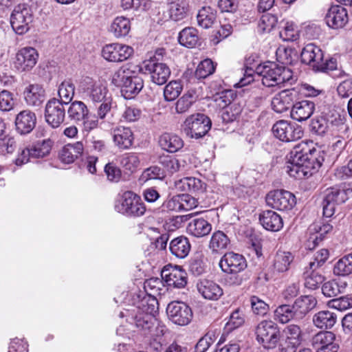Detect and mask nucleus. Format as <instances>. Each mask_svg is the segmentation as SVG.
<instances>
[{
    "mask_svg": "<svg viewBox=\"0 0 352 352\" xmlns=\"http://www.w3.org/2000/svg\"><path fill=\"white\" fill-rule=\"evenodd\" d=\"M323 161L320 150L314 146L312 141H302L289 154L287 172L297 179L309 177L318 171Z\"/></svg>",
    "mask_w": 352,
    "mask_h": 352,
    "instance_id": "obj_1",
    "label": "nucleus"
},
{
    "mask_svg": "<svg viewBox=\"0 0 352 352\" xmlns=\"http://www.w3.org/2000/svg\"><path fill=\"white\" fill-rule=\"evenodd\" d=\"M156 307L135 302L133 296V333L146 342L162 337L166 331V326L154 316Z\"/></svg>",
    "mask_w": 352,
    "mask_h": 352,
    "instance_id": "obj_2",
    "label": "nucleus"
},
{
    "mask_svg": "<svg viewBox=\"0 0 352 352\" xmlns=\"http://www.w3.org/2000/svg\"><path fill=\"white\" fill-rule=\"evenodd\" d=\"M137 278L133 281V296L135 302L146 305L151 304L156 307L157 300L156 296L160 295L163 289L164 283L162 278H146V274L137 266Z\"/></svg>",
    "mask_w": 352,
    "mask_h": 352,
    "instance_id": "obj_3",
    "label": "nucleus"
},
{
    "mask_svg": "<svg viewBox=\"0 0 352 352\" xmlns=\"http://www.w3.org/2000/svg\"><path fill=\"white\" fill-rule=\"evenodd\" d=\"M256 74L262 77V83L267 87H282L285 83H292V71L283 65L274 62H267L259 65L256 69Z\"/></svg>",
    "mask_w": 352,
    "mask_h": 352,
    "instance_id": "obj_4",
    "label": "nucleus"
},
{
    "mask_svg": "<svg viewBox=\"0 0 352 352\" xmlns=\"http://www.w3.org/2000/svg\"><path fill=\"white\" fill-rule=\"evenodd\" d=\"M300 58L302 63L311 67L315 72H329L337 68V60L333 58L324 60V53L314 43L307 44L302 50Z\"/></svg>",
    "mask_w": 352,
    "mask_h": 352,
    "instance_id": "obj_5",
    "label": "nucleus"
},
{
    "mask_svg": "<svg viewBox=\"0 0 352 352\" xmlns=\"http://www.w3.org/2000/svg\"><path fill=\"white\" fill-rule=\"evenodd\" d=\"M352 197V184L336 186L328 188L324 191L322 206L323 216L331 217L337 205L346 202Z\"/></svg>",
    "mask_w": 352,
    "mask_h": 352,
    "instance_id": "obj_6",
    "label": "nucleus"
},
{
    "mask_svg": "<svg viewBox=\"0 0 352 352\" xmlns=\"http://www.w3.org/2000/svg\"><path fill=\"white\" fill-rule=\"evenodd\" d=\"M219 265L221 270L227 274H234L227 280L230 285H240L243 278L239 274L247 267L245 257L233 252H226L221 258Z\"/></svg>",
    "mask_w": 352,
    "mask_h": 352,
    "instance_id": "obj_7",
    "label": "nucleus"
},
{
    "mask_svg": "<svg viewBox=\"0 0 352 352\" xmlns=\"http://www.w3.org/2000/svg\"><path fill=\"white\" fill-rule=\"evenodd\" d=\"M211 125V120L207 116L196 113L186 118L181 126V131L187 138L197 140L205 136Z\"/></svg>",
    "mask_w": 352,
    "mask_h": 352,
    "instance_id": "obj_8",
    "label": "nucleus"
},
{
    "mask_svg": "<svg viewBox=\"0 0 352 352\" xmlns=\"http://www.w3.org/2000/svg\"><path fill=\"white\" fill-rule=\"evenodd\" d=\"M256 340L267 349L276 347L281 338V333L277 324L272 320H262L255 329Z\"/></svg>",
    "mask_w": 352,
    "mask_h": 352,
    "instance_id": "obj_9",
    "label": "nucleus"
},
{
    "mask_svg": "<svg viewBox=\"0 0 352 352\" xmlns=\"http://www.w3.org/2000/svg\"><path fill=\"white\" fill-rule=\"evenodd\" d=\"M32 21V11L26 4H19L15 6L10 16L11 26L18 34L26 33L30 30V24Z\"/></svg>",
    "mask_w": 352,
    "mask_h": 352,
    "instance_id": "obj_10",
    "label": "nucleus"
},
{
    "mask_svg": "<svg viewBox=\"0 0 352 352\" xmlns=\"http://www.w3.org/2000/svg\"><path fill=\"white\" fill-rule=\"evenodd\" d=\"M168 319L174 324L179 326L188 324L193 317L191 308L182 301H172L166 307Z\"/></svg>",
    "mask_w": 352,
    "mask_h": 352,
    "instance_id": "obj_11",
    "label": "nucleus"
},
{
    "mask_svg": "<svg viewBox=\"0 0 352 352\" xmlns=\"http://www.w3.org/2000/svg\"><path fill=\"white\" fill-rule=\"evenodd\" d=\"M272 131L276 138L285 142L298 140L303 135L300 126L284 120L277 121L273 125Z\"/></svg>",
    "mask_w": 352,
    "mask_h": 352,
    "instance_id": "obj_12",
    "label": "nucleus"
},
{
    "mask_svg": "<svg viewBox=\"0 0 352 352\" xmlns=\"http://www.w3.org/2000/svg\"><path fill=\"white\" fill-rule=\"evenodd\" d=\"M269 206L278 210H291L296 204L295 195L285 190H276L270 192L266 197Z\"/></svg>",
    "mask_w": 352,
    "mask_h": 352,
    "instance_id": "obj_13",
    "label": "nucleus"
},
{
    "mask_svg": "<svg viewBox=\"0 0 352 352\" xmlns=\"http://www.w3.org/2000/svg\"><path fill=\"white\" fill-rule=\"evenodd\" d=\"M161 277L168 286L175 288H184L188 283L187 273L178 265H165L161 271Z\"/></svg>",
    "mask_w": 352,
    "mask_h": 352,
    "instance_id": "obj_14",
    "label": "nucleus"
},
{
    "mask_svg": "<svg viewBox=\"0 0 352 352\" xmlns=\"http://www.w3.org/2000/svg\"><path fill=\"white\" fill-rule=\"evenodd\" d=\"M135 69L139 72L144 69L151 74L152 82L158 85L165 84L170 76V69L166 63L144 61L142 66L137 65Z\"/></svg>",
    "mask_w": 352,
    "mask_h": 352,
    "instance_id": "obj_15",
    "label": "nucleus"
},
{
    "mask_svg": "<svg viewBox=\"0 0 352 352\" xmlns=\"http://www.w3.org/2000/svg\"><path fill=\"white\" fill-rule=\"evenodd\" d=\"M83 93L93 102H100L111 97L106 83L87 77L82 82Z\"/></svg>",
    "mask_w": 352,
    "mask_h": 352,
    "instance_id": "obj_16",
    "label": "nucleus"
},
{
    "mask_svg": "<svg viewBox=\"0 0 352 352\" xmlns=\"http://www.w3.org/2000/svg\"><path fill=\"white\" fill-rule=\"evenodd\" d=\"M64 104L59 99L52 98L45 105V118L46 122L53 128L58 127L65 118Z\"/></svg>",
    "mask_w": 352,
    "mask_h": 352,
    "instance_id": "obj_17",
    "label": "nucleus"
},
{
    "mask_svg": "<svg viewBox=\"0 0 352 352\" xmlns=\"http://www.w3.org/2000/svg\"><path fill=\"white\" fill-rule=\"evenodd\" d=\"M298 94V91L295 88L281 91L276 94L272 100V109L278 113L287 111L294 104Z\"/></svg>",
    "mask_w": 352,
    "mask_h": 352,
    "instance_id": "obj_18",
    "label": "nucleus"
},
{
    "mask_svg": "<svg viewBox=\"0 0 352 352\" xmlns=\"http://www.w3.org/2000/svg\"><path fill=\"white\" fill-rule=\"evenodd\" d=\"M22 94L26 104L29 107H39L46 99L44 88L37 83L26 85Z\"/></svg>",
    "mask_w": 352,
    "mask_h": 352,
    "instance_id": "obj_19",
    "label": "nucleus"
},
{
    "mask_svg": "<svg viewBox=\"0 0 352 352\" xmlns=\"http://www.w3.org/2000/svg\"><path fill=\"white\" fill-rule=\"evenodd\" d=\"M324 19L329 28L332 29L342 28L349 21L347 10L342 6H331L329 8Z\"/></svg>",
    "mask_w": 352,
    "mask_h": 352,
    "instance_id": "obj_20",
    "label": "nucleus"
},
{
    "mask_svg": "<svg viewBox=\"0 0 352 352\" xmlns=\"http://www.w3.org/2000/svg\"><path fill=\"white\" fill-rule=\"evenodd\" d=\"M38 58V54L34 48L23 47L16 55L15 66L21 72L30 71L35 66Z\"/></svg>",
    "mask_w": 352,
    "mask_h": 352,
    "instance_id": "obj_21",
    "label": "nucleus"
},
{
    "mask_svg": "<svg viewBox=\"0 0 352 352\" xmlns=\"http://www.w3.org/2000/svg\"><path fill=\"white\" fill-rule=\"evenodd\" d=\"M14 123L17 133L21 135H27L36 126V114L29 109L21 111L16 115Z\"/></svg>",
    "mask_w": 352,
    "mask_h": 352,
    "instance_id": "obj_22",
    "label": "nucleus"
},
{
    "mask_svg": "<svg viewBox=\"0 0 352 352\" xmlns=\"http://www.w3.org/2000/svg\"><path fill=\"white\" fill-rule=\"evenodd\" d=\"M284 332L286 336V347L283 346L280 352H295V349L301 344L303 336L300 327L298 325L291 324L287 325Z\"/></svg>",
    "mask_w": 352,
    "mask_h": 352,
    "instance_id": "obj_23",
    "label": "nucleus"
},
{
    "mask_svg": "<svg viewBox=\"0 0 352 352\" xmlns=\"http://www.w3.org/2000/svg\"><path fill=\"white\" fill-rule=\"evenodd\" d=\"M315 102L303 100L294 102L291 110V116L294 120L302 122L309 118L315 111Z\"/></svg>",
    "mask_w": 352,
    "mask_h": 352,
    "instance_id": "obj_24",
    "label": "nucleus"
},
{
    "mask_svg": "<svg viewBox=\"0 0 352 352\" xmlns=\"http://www.w3.org/2000/svg\"><path fill=\"white\" fill-rule=\"evenodd\" d=\"M189 11V4L186 0H175L168 4V16L160 18L162 21L171 19L179 21L185 19Z\"/></svg>",
    "mask_w": 352,
    "mask_h": 352,
    "instance_id": "obj_25",
    "label": "nucleus"
},
{
    "mask_svg": "<svg viewBox=\"0 0 352 352\" xmlns=\"http://www.w3.org/2000/svg\"><path fill=\"white\" fill-rule=\"evenodd\" d=\"M84 145L81 141L65 145L60 151L58 157L64 164H72L83 153Z\"/></svg>",
    "mask_w": 352,
    "mask_h": 352,
    "instance_id": "obj_26",
    "label": "nucleus"
},
{
    "mask_svg": "<svg viewBox=\"0 0 352 352\" xmlns=\"http://www.w3.org/2000/svg\"><path fill=\"white\" fill-rule=\"evenodd\" d=\"M317 305V300L313 296H302L296 299L292 305L296 320L304 318Z\"/></svg>",
    "mask_w": 352,
    "mask_h": 352,
    "instance_id": "obj_27",
    "label": "nucleus"
},
{
    "mask_svg": "<svg viewBox=\"0 0 352 352\" xmlns=\"http://www.w3.org/2000/svg\"><path fill=\"white\" fill-rule=\"evenodd\" d=\"M113 142L120 151L132 146V129L129 126H119L113 131Z\"/></svg>",
    "mask_w": 352,
    "mask_h": 352,
    "instance_id": "obj_28",
    "label": "nucleus"
},
{
    "mask_svg": "<svg viewBox=\"0 0 352 352\" xmlns=\"http://www.w3.org/2000/svg\"><path fill=\"white\" fill-rule=\"evenodd\" d=\"M259 221L262 226L269 231L276 232L283 226L281 217L270 210H264L259 214Z\"/></svg>",
    "mask_w": 352,
    "mask_h": 352,
    "instance_id": "obj_29",
    "label": "nucleus"
},
{
    "mask_svg": "<svg viewBox=\"0 0 352 352\" xmlns=\"http://www.w3.org/2000/svg\"><path fill=\"white\" fill-rule=\"evenodd\" d=\"M197 287L199 293L206 299L216 300L223 294L221 287L212 280L206 279L200 280Z\"/></svg>",
    "mask_w": 352,
    "mask_h": 352,
    "instance_id": "obj_30",
    "label": "nucleus"
},
{
    "mask_svg": "<svg viewBox=\"0 0 352 352\" xmlns=\"http://www.w3.org/2000/svg\"><path fill=\"white\" fill-rule=\"evenodd\" d=\"M168 248L176 258H184L188 255L191 245L187 237L179 236L170 241Z\"/></svg>",
    "mask_w": 352,
    "mask_h": 352,
    "instance_id": "obj_31",
    "label": "nucleus"
},
{
    "mask_svg": "<svg viewBox=\"0 0 352 352\" xmlns=\"http://www.w3.org/2000/svg\"><path fill=\"white\" fill-rule=\"evenodd\" d=\"M68 117L76 122L87 124L89 110L87 105L82 101L72 102L67 109Z\"/></svg>",
    "mask_w": 352,
    "mask_h": 352,
    "instance_id": "obj_32",
    "label": "nucleus"
},
{
    "mask_svg": "<svg viewBox=\"0 0 352 352\" xmlns=\"http://www.w3.org/2000/svg\"><path fill=\"white\" fill-rule=\"evenodd\" d=\"M159 144L162 149L169 153H175L184 146V141L179 135L168 133L160 137Z\"/></svg>",
    "mask_w": 352,
    "mask_h": 352,
    "instance_id": "obj_33",
    "label": "nucleus"
},
{
    "mask_svg": "<svg viewBox=\"0 0 352 352\" xmlns=\"http://www.w3.org/2000/svg\"><path fill=\"white\" fill-rule=\"evenodd\" d=\"M211 230L212 225L202 217L192 219L187 226L188 233L196 237L206 236Z\"/></svg>",
    "mask_w": 352,
    "mask_h": 352,
    "instance_id": "obj_34",
    "label": "nucleus"
},
{
    "mask_svg": "<svg viewBox=\"0 0 352 352\" xmlns=\"http://www.w3.org/2000/svg\"><path fill=\"white\" fill-rule=\"evenodd\" d=\"M122 194H119L120 198L116 201L115 209L119 213L125 216L132 215V191L122 188Z\"/></svg>",
    "mask_w": 352,
    "mask_h": 352,
    "instance_id": "obj_35",
    "label": "nucleus"
},
{
    "mask_svg": "<svg viewBox=\"0 0 352 352\" xmlns=\"http://www.w3.org/2000/svg\"><path fill=\"white\" fill-rule=\"evenodd\" d=\"M336 320V314L330 311H320L313 316V322L319 329H331L334 326Z\"/></svg>",
    "mask_w": 352,
    "mask_h": 352,
    "instance_id": "obj_36",
    "label": "nucleus"
},
{
    "mask_svg": "<svg viewBox=\"0 0 352 352\" xmlns=\"http://www.w3.org/2000/svg\"><path fill=\"white\" fill-rule=\"evenodd\" d=\"M206 184L196 177H185L177 184V187L183 191L191 193L203 192L206 189Z\"/></svg>",
    "mask_w": 352,
    "mask_h": 352,
    "instance_id": "obj_37",
    "label": "nucleus"
},
{
    "mask_svg": "<svg viewBox=\"0 0 352 352\" xmlns=\"http://www.w3.org/2000/svg\"><path fill=\"white\" fill-rule=\"evenodd\" d=\"M336 336L331 331H320L313 336L311 339V345L316 351H320L323 348H327L330 344H336L334 342Z\"/></svg>",
    "mask_w": 352,
    "mask_h": 352,
    "instance_id": "obj_38",
    "label": "nucleus"
},
{
    "mask_svg": "<svg viewBox=\"0 0 352 352\" xmlns=\"http://www.w3.org/2000/svg\"><path fill=\"white\" fill-rule=\"evenodd\" d=\"M197 18L199 25L208 29L216 21L217 10L210 6H204L199 10Z\"/></svg>",
    "mask_w": 352,
    "mask_h": 352,
    "instance_id": "obj_39",
    "label": "nucleus"
},
{
    "mask_svg": "<svg viewBox=\"0 0 352 352\" xmlns=\"http://www.w3.org/2000/svg\"><path fill=\"white\" fill-rule=\"evenodd\" d=\"M230 239L222 231L214 232L210 239L209 248L212 252L221 253L227 249L230 244Z\"/></svg>",
    "mask_w": 352,
    "mask_h": 352,
    "instance_id": "obj_40",
    "label": "nucleus"
},
{
    "mask_svg": "<svg viewBox=\"0 0 352 352\" xmlns=\"http://www.w3.org/2000/svg\"><path fill=\"white\" fill-rule=\"evenodd\" d=\"M131 21L124 16H117L110 26V32L117 37L126 36L131 30Z\"/></svg>",
    "mask_w": 352,
    "mask_h": 352,
    "instance_id": "obj_41",
    "label": "nucleus"
},
{
    "mask_svg": "<svg viewBox=\"0 0 352 352\" xmlns=\"http://www.w3.org/2000/svg\"><path fill=\"white\" fill-rule=\"evenodd\" d=\"M305 280L304 285L309 289H316L324 280V276L317 270L309 269L305 267L303 272Z\"/></svg>",
    "mask_w": 352,
    "mask_h": 352,
    "instance_id": "obj_42",
    "label": "nucleus"
},
{
    "mask_svg": "<svg viewBox=\"0 0 352 352\" xmlns=\"http://www.w3.org/2000/svg\"><path fill=\"white\" fill-rule=\"evenodd\" d=\"M199 40L197 30L192 27H188L183 29L179 34V43L186 47H194Z\"/></svg>",
    "mask_w": 352,
    "mask_h": 352,
    "instance_id": "obj_43",
    "label": "nucleus"
},
{
    "mask_svg": "<svg viewBox=\"0 0 352 352\" xmlns=\"http://www.w3.org/2000/svg\"><path fill=\"white\" fill-rule=\"evenodd\" d=\"M293 260L294 256L290 252H277L274 259V270L279 273L287 271Z\"/></svg>",
    "mask_w": 352,
    "mask_h": 352,
    "instance_id": "obj_44",
    "label": "nucleus"
},
{
    "mask_svg": "<svg viewBox=\"0 0 352 352\" xmlns=\"http://www.w3.org/2000/svg\"><path fill=\"white\" fill-rule=\"evenodd\" d=\"M333 274L339 276H346L352 274V254L344 255L333 265Z\"/></svg>",
    "mask_w": 352,
    "mask_h": 352,
    "instance_id": "obj_45",
    "label": "nucleus"
},
{
    "mask_svg": "<svg viewBox=\"0 0 352 352\" xmlns=\"http://www.w3.org/2000/svg\"><path fill=\"white\" fill-rule=\"evenodd\" d=\"M53 141L50 138L37 141L30 145L32 159L43 158L48 155L51 151Z\"/></svg>",
    "mask_w": 352,
    "mask_h": 352,
    "instance_id": "obj_46",
    "label": "nucleus"
},
{
    "mask_svg": "<svg viewBox=\"0 0 352 352\" xmlns=\"http://www.w3.org/2000/svg\"><path fill=\"white\" fill-rule=\"evenodd\" d=\"M312 227L316 234L309 237L308 241V248L309 249L314 248L323 239L324 234L329 233L333 229V226L329 223H323L322 226L315 223Z\"/></svg>",
    "mask_w": 352,
    "mask_h": 352,
    "instance_id": "obj_47",
    "label": "nucleus"
},
{
    "mask_svg": "<svg viewBox=\"0 0 352 352\" xmlns=\"http://www.w3.org/2000/svg\"><path fill=\"white\" fill-rule=\"evenodd\" d=\"M274 319L282 324L287 323L293 319L296 320L292 305H281L278 306L274 311Z\"/></svg>",
    "mask_w": 352,
    "mask_h": 352,
    "instance_id": "obj_48",
    "label": "nucleus"
},
{
    "mask_svg": "<svg viewBox=\"0 0 352 352\" xmlns=\"http://www.w3.org/2000/svg\"><path fill=\"white\" fill-rule=\"evenodd\" d=\"M75 93V85L71 80H66L59 85L58 94L60 102L67 105L72 100Z\"/></svg>",
    "mask_w": 352,
    "mask_h": 352,
    "instance_id": "obj_49",
    "label": "nucleus"
},
{
    "mask_svg": "<svg viewBox=\"0 0 352 352\" xmlns=\"http://www.w3.org/2000/svg\"><path fill=\"white\" fill-rule=\"evenodd\" d=\"M241 113V109L237 104H230L224 107L220 112V118L223 123L228 124L238 119Z\"/></svg>",
    "mask_w": 352,
    "mask_h": 352,
    "instance_id": "obj_50",
    "label": "nucleus"
},
{
    "mask_svg": "<svg viewBox=\"0 0 352 352\" xmlns=\"http://www.w3.org/2000/svg\"><path fill=\"white\" fill-rule=\"evenodd\" d=\"M182 85L180 81L172 80L167 84L164 89V96L166 101L175 100L182 91Z\"/></svg>",
    "mask_w": 352,
    "mask_h": 352,
    "instance_id": "obj_51",
    "label": "nucleus"
},
{
    "mask_svg": "<svg viewBox=\"0 0 352 352\" xmlns=\"http://www.w3.org/2000/svg\"><path fill=\"white\" fill-rule=\"evenodd\" d=\"M216 69V65L210 59L202 60L197 66L195 71V76L197 78H205L212 74Z\"/></svg>",
    "mask_w": 352,
    "mask_h": 352,
    "instance_id": "obj_52",
    "label": "nucleus"
},
{
    "mask_svg": "<svg viewBox=\"0 0 352 352\" xmlns=\"http://www.w3.org/2000/svg\"><path fill=\"white\" fill-rule=\"evenodd\" d=\"M345 286V283L344 285H340L335 280H329L323 284L322 292L327 297H335L343 292Z\"/></svg>",
    "mask_w": 352,
    "mask_h": 352,
    "instance_id": "obj_53",
    "label": "nucleus"
},
{
    "mask_svg": "<svg viewBox=\"0 0 352 352\" xmlns=\"http://www.w3.org/2000/svg\"><path fill=\"white\" fill-rule=\"evenodd\" d=\"M309 128L313 133L322 136L329 129V121L324 117H317L311 120Z\"/></svg>",
    "mask_w": 352,
    "mask_h": 352,
    "instance_id": "obj_54",
    "label": "nucleus"
},
{
    "mask_svg": "<svg viewBox=\"0 0 352 352\" xmlns=\"http://www.w3.org/2000/svg\"><path fill=\"white\" fill-rule=\"evenodd\" d=\"M277 21V17L275 15L265 14L261 16L258 23V28L263 33L270 32L276 26Z\"/></svg>",
    "mask_w": 352,
    "mask_h": 352,
    "instance_id": "obj_55",
    "label": "nucleus"
},
{
    "mask_svg": "<svg viewBox=\"0 0 352 352\" xmlns=\"http://www.w3.org/2000/svg\"><path fill=\"white\" fill-rule=\"evenodd\" d=\"M119 50H120V44H108L103 47L102 55L108 61L119 62Z\"/></svg>",
    "mask_w": 352,
    "mask_h": 352,
    "instance_id": "obj_56",
    "label": "nucleus"
},
{
    "mask_svg": "<svg viewBox=\"0 0 352 352\" xmlns=\"http://www.w3.org/2000/svg\"><path fill=\"white\" fill-rule=\"evenodd\" d=\"M329 256V253L328 250L321 249L316 252L312 260L307 267H309V269L318 270L326 263Z\"/></svg>",
    "mask_w": 352,
    "mask_h": 352,
    "instance_id": "obj_57",
    "label": "nucleus"
},
{
    "mask_svg": "<svg viewBox=\"0 0 352 352\" xmlns=\"http://www.w3.org/2000/svg\"><path fill=\"white\" fill-rule=\"evenodd\" d=\"M194 102L195 99L192 94H185L176 102L175 109L177 113H183L186 112Z\"/></svg>",
    "mask_w": 352,
    "mask_h": 352,
    "instance_id": "obj_58",
    "label": "nucleus"
},
{
    "mask_svg": "<svg viewBox=\"0 0 352 352\" xmlns=\"http://www.w3.org/2000/svg\"><path fill=\"white\" fill-rule=\"evenodd\" d=\"M250 305L252 311L254 314L265 316L268 310L269 305L263 300L256 296L250 297Z\"/></svg>",
    "mask_w": 352,
    "mask_h": 352,
    "instance_id": "obj_59",
    "label": "nucleus"
},
{
    "mask_svg": "<svg viewBox=\"0 0 352 352\" xmlns=\"http://www.w3.org/2000/svg\"><path fill=\"white\" fill-rule=\"evenodd\" d=\"M206 265L201 256L192 258L189 263V271L196 276H200L206 272Z\"/></svg>",
    "mask_w": 352,
    "mask_h": 352,
    "instance_id": "obj_60",
    "label": "nucleus"
},
{
    "mask_svg": "<svg viewBox=\"0 0 352 352\" xmlns=\"http://www.w3.org/2000/svg\"><path fill=\"white\" fill-rule=\"evenodd\" d=\"M280 37L285 41H293L298 38L297 30L291 22H286L279 32Z\"/></svg>",
    "mask_w": 352,
    "mask_h": 352,
    "instance_id": "obj_61",
    "label": "nucleus"
},
{
    "mask_svg": "<svg viewBox=\"0 0 352 352\" xmlns=\"http://www.w3.org/2000/svg\"><path fill=\"white\" fill-rule=\"evenodd\" d=\"M104 172L108 181L111 182L117 183L121 178V170L113 162H109L104 166Z\"/></svg>",
    "mask_w": 352,
    "mask_h": 352,
    "instance_id": "obj_62",
    "label": "nucleus"
},
{
    "mask_svg": "<svg viewBox=\"0 0 352 352\" xmlns=\"http://www.w3.org/2000/svg\"><path fill=\"white\" fill-rule=\"evenodd\" d=\"M328 305L338 311H344L352 307V299L347 296L333 298L328 302Z\"/></svg>",
    "mask_w": 352,
    "mask_h": 352,
    "instance_id": "obj_63",
    "label": "nucleus"
},
{
    "mask_svg": "<svg viewBox=\"0 0 352 352\" xmlns=\"http://www.w3.org/2000/svg\"><path fill=\"white\" fill-rule=\"evenodd\" d=\"M160 163L169 173H175L179 170V160L170 156H163L160 158Z\"/></svg>",
    "mask_w": 352,
    "mask_h": 352,
    "instance_id": "obj_64",
    "label": "nucleus"
}]
</instances>
